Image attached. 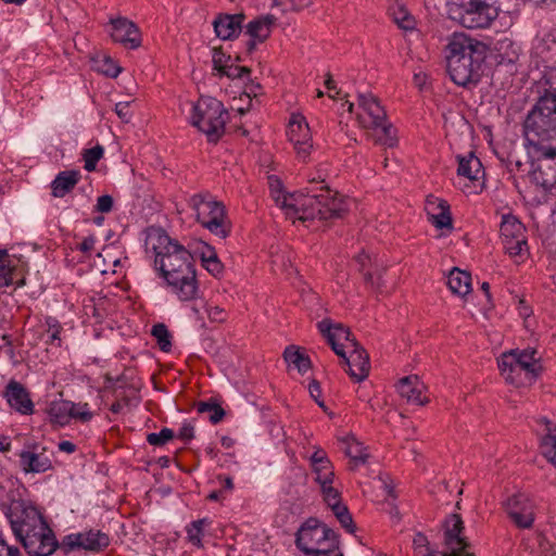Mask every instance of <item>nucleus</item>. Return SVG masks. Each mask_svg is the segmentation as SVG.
Segmentation results:
<instances>
[{
	"instance_id": "f257e3e1",
	"label": "nucleus",
	"mask_w": 556,
	"mask_h": 556,
	"mask_svg": "<svg viewBox=\"0 0 556 556\" xmlns=\"http://www.w3.org/2000/svg\"><path fill=\"white\" fill-rule=\"evenodd\" d=\"M542 94L523 122L526 140L547 156L556 155V65L544 67Z\"/></svg>"
},
{
	"instance_id": "f03ea898",
	"label": "nucleus",
	"mask_w": 556,
	"mask_h": 556,
	"mask_svg": "<svg viewBox=\"0 0 556 556\" xmlns=\"http://www.w3.org/2000/svg\"><path fill=\"white\" fill-rule=\"evenodd\" d=\"M447 72L458 86L476 85L481 77L486 46L465 34H454L446 47Z\"/></svg>"
},
{
	"instance_id": "7ed1b4c3",
	"label": "nucleus",
	"mask_w": 556,
	"mask_h": 556,
	"mask_svg": "<svg viewBox=\"0 0 556 556\" xmlns=\"http://www.w3.org/2000/svg\"><path fill=\"white\" fill-rule=\"evenodd\" d=\"M321 191L318 194L296 195V200H293L295 205L287 211V217L302 222L342 218L349 211L346 199L327 186L321 187Z\"/></svg>"
},
{
	"instance_id": "20e7f679",
	"label": "nucleus",
	"mask_w": 556,
	"mask_h": 556,
	"mask_svg": "<svg viewBox=\"0 0 556 556\" xmlns=\"http://www.w3.org/2000/svg\"><path fill=\"white\" fill-rule=\"evenodd\" d=\"M0 510L9 520L17 541L37 528L43 529L46 523L40 510L33 503L23 500L16 490L0 486Z\"/></svg>"
},
{
	"instance_id": "39448f33",
	"label": "nucleus",
	"mask_w": 556,
	"mask_h": 556,
	"mask_svg": "<svg viewBox=\"0 0 556 556\" xmlns=\"http://www.w3.org/2000/svg\"><path fill=\"white\" fill-rule=\"evenodd\" d=\"M504 380L517 388L531 386L539 378L542 366L534 349L510 350L497 361Z\"/></svg>"
},
{
	"instance_id": "423d86ee",
	"label": "nucleus",
	"mask_w": 556,
	"mask_h": 556,
	"mask_svg": "<svg viewBox=\"0 0 556 556\" xmlns=\"http://www.w3.org/2000/svg\"><path fill=\"white\" fill-rule=\"evenodd\" d=\"M357 121L363 128L374 130L376 143L393 148L397 143L395 128L387 121V113L379 100L371 93L357 97Z\"/></svg>"
},
{
	"instance_id": "0eeeda50",
	"label": "nucleus",
	"mask_w": 556,
	"mask_h": 556,
	"mask_svg": "<svg viewBox=\"0 0 556 556\" xmlns=\"http://www.w3.org/2000/svg\"><path fill=\"white\" fill-rule=\"evenodd\" d=\"M189 207L194 212L195 219L212 235L226 239L231 231V224L227 218L225 205L215 200L208 192L193 194L188 201Z\"/></svg>"
},
{
	"instance_id": "6e6552de",
	"label": "nucleus",
	"mask_w": 556,
	"mask_h": 556,
	"mask_svg": "<svg viewBox=\"0 0 556 556\" xmlns=\"http://www.w3.org/2000/svg\"><path fill=\"white\" fill-rule=\"evenodd\" d=\"M495 0H454L447 5V16L469 28H486L498 16Z\"/></svg>"
},
{
	"instance_id": "1a4fd4ad",
	"label": "nucleus",
	"mask_w": 556,
	"mask_h": 556,
	"mask_svg": "<svg viewBox=\"0 0 556 556\" xmlns=\"http://www.w3.org/2000/svg\"><path fill=\"white\" fill-rule=\"evenodd\" d=\"M295 544L305 556H329L338 549L339 539L326 525L316 518H308L298 530Z\"/></svg>"
},
{
	"instance_id": "9d476101",
	"label": "nucleus",
	"mask_w": 556,
	"mask_h": 556,
	"mask_svg": "<svg viewBox=\"0 0 556 556\" xmlns=\"http://www.w3.org/2000/svg\"><path fill=\"white\" fill-rule=\"evenodd\" d=\"M228 112L222 101L200 97L192 104L191 124L206 135L210 142H217L225 132Z\"/></svg>"
},
{
	"instance_id": "9b49d317",
	"label": "nucleus",
	"mask_w": 556,
	"mask_h": 556,
	"mask_svg": "<svg viewBox=\"0 0 556 556\" xmlns=\"http://www.w3.org/2000/svg\"><path fill=\"white\" fill-rule=\"evenodd\" d=\"M111 543L109 534L101 530H87L78 533H71L63 538L61 547L68 553L75 549H84L99 553L108 548Z\"/></svg>"
},
{
	"instance_id": "f8f14e48",
	"label": "nucleus",
	"mask_w": 556,
	"mask_h": 556,
	"mask_svg": "<svg viewBox=\"0 0 556 556\" xmlns=\"http://www.w3.org/2000/svg\"><path fill=\"white\" fill-rule=\"evenodd\" d=\"M287 135L293 144L298 159L306 162L313 150V143L309 126L302 114L293 113L291 115Z\"/></svg>"
},
{
	"instance_id": "ddd939ff",
	"label": "nucleus",
	"mask_w": 556,
	"mask_h": 556,
	"mask_svg": "<svg viewBox=\"0 0 556 556\" xmlns=\"http://www.w3.org/2000/svg\"><path fill=\"white\" fill-rule=\"evenodd\" d=\"M505 511L518 529H530L535 519V505L526 494H514L505 502Z\"/></svg>"
},
{
	"instance_id": "4468645a",
	"label": "nucleus",
	"mask_w": 556,
	"mask_h": 556,
	"mask_svg": "<svg viewBox=\"0 0 556 556\" xmlns=\"http://www.w3.org/2000/svg\"><path fill=\"white\" fill-rule=\"evenodd\" d=\"M28 556H51L59 547V542L48 523L20 540Z\"/></svg>"
},
{
	"instance_id": "2eb2a0df",
	"label": "nucleus",
	"mask_w": 556,
	"mask_h": 556,
	"mask_svg": "<svg viewBox=\"0 0 556 556\" xmlns=\"http://www.w3.org/2000/svg\"><path fill=\"white\" fill-rule=\"evenodd\" d=\"M464 522L457 514H452L445 520L444 541L446 551L444 556H475L469 552V543L465 536H462Z\"/></svg>"
},
{
	"instance_id": "dca6fc26",
	"label": "nucleus",
	"mask_w": 556,
	"mask_h": 556,
	"mask_svg": "<svg viewBox=\"0 0 556 556\" xmlns=\"http://www.w3.org/2000/svg\"><path fill=\"white\" fill-rule=\"evenodd\" d=\"M154 266L163 278L194 268L191 253L181 244L174 247L165 256L159 257Z\"/></svg>"
},
{
	"instance_id": "f3484780",
	"label": "nucleus",
	"mask_w": 556,
	"mask_h": 556,
	"mask_svg": "<svg viewBox=\"0 0 556 556\" xmlns=\"http://www.w3.org/2000/svg\"><path fill=\"white\" fill-rule=\"evenodd\" d=\"M317 327L338 356H344L345 349H350L351 343L357 342L350 329L342 324H332L329 319H324L317 324Z\"/></svg>"
},
{
	"instance_id": "a211bd4d",
	"label": "nucleus",
	"mask_w": 556,
	"mask_h": 556,
	"mask_svg": "<svg viewBox=\"0 0 556 556\" xmlns=\"http://www.w3.org/2000/svg\"><path fill=\"white\" fill-rule=\"evenodd\" d=\"M167 287L180 301L194 300L199 292L195 268L164 278Z\"/></svg>"
},
{
	"instance_id": "6ab92c4d",
	"label": "nucleus",
	"mask_w": 556,
	"mask_h": 556,
	"mask_svg": "<svg viewBox=\"0 0 556 556\" xmlns=\"http://www.w3.org/2000/svg\"><path fill=\"white\" fill-rule=\"evenodd\" d=\"M349 350V355L344 351V356H340L343 359L344 365L348 366V374L352 379L356 382H361L368 377L370 363L368 353L365 349L358 343H351V348Z\"/></svg>"
},
{
	"instance_id": "aec40b11",
	"label": "nucleus",
	"mask_w": 556,
	"mask_h": 556,
	"mask_svg": "<svg viewBox=\"0 0 556 556\" xmlns=\"http://www.w3.org/2000/svg\"><path fill=\"white\" fill-rule=\"evenodd\" d=\"M20 465L26 473H41L52 468L51 453L46 447L34 444L31 450L22 451Z\"/></svg>"
},
{
	"instance_id": "412c9836",
	"label": "nucleus",
	"mask_w": 556,
	"mask_h": 556,
	"mask_svg": "<svg viewBox=\"0 0 556 556\" xmlns=\"http://www.w3.org/2000/svg\"><path fill=\"white\" fill-rule=\"evenodd\" d=\"M113 41L127 49H137L141 45V33L138 26L126 17L111 20Z\"/></svg>"
},
{
	"instance_id": "4be33fe9",
	"label": "nucleus",
	"mask_w": 556,
	"mask_h": 556,
	"mask_svg": "<svg viewBox=\"0 0 556 556\" xmlns=\"http://www.w3.org/2000/svg\"><path fill=\"white\" fill-rule=\"evenodd\" d=\"M3 397L9 406L22 415H31L34 413V403L29 392L18 381L11 380L4 391Z\"/></svg>"
},
{
	"instance_id": "5701e85b",
	"label": "nucleus",
	"mask_w": 556,
	"mask_h": 556,
	"mask_svg": "<svg viewBox=\"0 0 556 556\" xmlns=\"http://www.w3.org/2000/svg\"><path fill=\"white\" fill-rule=\"evenodd\" d=\"M276 17L271 14L257 17L247 25L245 34L250 39L245 43L248 53H252L258 43L264 42L271 33Z\"/></svg>"
},
{
	"instance_id": "b1692460",
	"label": "nucleus",
	"mask_w": 556,
	"mask_h": 556,
	"mask_svg": "<svg viewBox=\"0 0 556 556\" xmlns=\"http://www.w3.org/2000/svg\"><path fill=\"white\" fill-rule=\"evenodd\" d=\"M532 146L538 154V168L532 173V179L535 184L542 187L545 191H552L556 189V170H554L549 164L551 161L556 160L555 156L544 155L539 150L538 144L528 142Z\"/></svg>"
},
{
	"instance_id": "393cba45",
	"label": "nucleus",
	"mask_w": 556,
	"mask_h": 556,
	"mask_svg": "<svg viewBox=\"0 0 556 556\" xmlns=\"http://www.w3.org/2000/svg\"><path fill=\"white\" fill-rule=\"evenodd\" d=\"M429 222L437 229H453V219L447 201L430 197L426 206Z\"/></svg>"
},
{
	"instance_id": "a878e982",
	"label": "nucleus",
	"mask_w": 556,
	"mask_h": 556,
	"mask_svg": "<svg viewBox=\"0 0 556 556\" xmlns=\"http://www.w3.org/2000/svg\"><path fill=\"white\" fill-rule=\"evenodd\" d=\"M243 13L219 14L213 22L215 34L222 40H231L242 31Z\"/></svg>"
},
{
	"instance_id": "bb28decb",
	"label": "nucleus",
	"mask_w": 556,
	"mask_h": 556,
	"mask_svg": "<svg viewBox=\"0 0 556 556\" xmlns=\"http://www.w3.org/2000/svg\"><path fill=\"white\" fill-rule=\"evenodd\" d=\"M179 245L177 241H173L169 236L161 228H151L146 238L147 252H153L154 264L159 257L168 254L174 247Z\"/></svg>"
},
{
	"instance_id": "cd10ccee",
	"label": "nucleus",
	"mask_w": 556,
	"mask_h": 556,
	"mask_svg": "<svg viewBox=\"0 0 556 556\" xmlns=\"http://www.w3.org/2000/svg\"><path fill=\"white\" fill-rule=\"evenodd\" d=\"M425 384L417 376H407L402 378L397 383V392L407 403L424 405L427 397L424 396Z\"/></svg>"
},
{
	"instance_id": "c85d7f7f",
	"label": "nucleus",
	"mask_w": 556,
	"mask_h": 556,
	"mask_svg": "<svg viewBox=\"0 0 556 556\" xmlns=\"http://www.w3.org/2000/svg\"><path fill=\"white\" fill-rule=\"evenodd\" d=\"M532 54L538 59V64H542L544 67L556 65V36L545 34L538 37L532 48Z\"/></svg>"
},
{
	"instance_id": "c756f323",
	"label": "nucleus",
	"mask_w": 556,
	"mask_h": 556,
	"mask_svg": "<svg viewBox=\"0 0 556 556\" xmlns=\"http://www.w3.org/2000/svg\"><path fill=\"white\" fill-rule=\"evenodd\" d=\"M81 174L77 169L60 172L51 181V194L54 198H64L80 181Z\"/></svg>"
},
{
	"instance_id": "7c9ffc66",
	"label": "nucleus",
	"mask_w": 556,
	"mask_h": 556,
	"mask_svg": "<svg viewBox=\"0 0 556 556\" xmlns=\"http://www.w3.org/2000/svg\"><path fill=\"white\" fill-rule=\"evenodd\" d=\"M457 175L471 181L478 180L484 174L481 161L472 153L457 155Z\"/></svg>"
},
{
	"instance_id": "2f4dec72",
	"label": "nucleus",
	"mask_w": 556,
	"mask_h": 556,
	"mask_svg": "<svg viewBox=\"0 0 556 556\" xmlns=\"http://www.w3.org/2000/svg\"><path fill=\"white\" fill-rule=\"evenodd\" d=\"M16 262L11 258L7 250H0V288L16 283L17 287L24 286V279L15 281Z\"/></svg>"
},
{
	"instance_id": "473e14b6",
	"label": "nucleus",
	"mask_w": 556,
	"mask_h": 556,
	"mask_svg": "<svg viewBox=\"0 0 556 556\" xmlns=\"http://www.w3.org/2000/svg\"><path fill=\"white\" fill-rule=\"evenodd\" d=\"M447 286L454 294L465 296L471 290V275L455 267L447 276Z\"/></svg>"
},
{
	"instance_id": "72a5a7b5",
	"label": "nucleus",
	"mask_w": 556,
	"mask_h": 556,
	"mask_svg": "<svg viewBox=\"0 0 556 556\" xmlns=\"http://www.w3.org/2000/svg\"><path fill=\"white\" fill-rule=\"evenodd\" d=\"M74 403L71 401H54L48 408L50 420L60 426L67 425L72 419Z\"/></svg>"
},
{
	"instance_id": "f704fd0d",
	"label": "nucleus",
	"mask_w": 556,
	"mask_h": 556,
	"mask_svg": "<svg viewBox=\"0 0 556 556\" xmlns=\"http://www.w3.org/2000/svg\"><path fill=\"white\" fill-rule=\"evenodd\" d=\"M546 433L541 440L542 455L556 468V426L546 420Z\"/></svg>"
},
{
	"instance_id": "c9c22d12",
	"label": "nucleus",
	"mask_w": 556,
	"mask_h": 556,
	"mask_svg": "<svg viewBox=\"0 0 556 556\" xmlns=\"http://www.w3.org/2000/svg\"><path fill=\"white\" fill-rule=\"evenodd\" d=\"M269 185L271 198L287 215V211H289L290 207H294L295 204H293V200H296V195L292 193H285L281 181L277 178H269Z\"/></svg>"
},
{
	"instance_id": "e433bc0d",
	"label": "nucleus",
	"mask_w": 556,
	"mask_h": 556,
	"mask_svg": "<svg viewBox=\"0 0 556 556\" xmlns=\"http://www.w3.org/2000/svg\"><path fill=\"white\" fill-rule=\"evenodd\" d=\"M500 231L502 241L526 237L523 225L516 217L510 215L503 217Z\"/></svg>"
},
{
	"instance_id": "4c0bfd02",
	"label": "nucleus",
	"mask_w": 556,
	"mask_h": 556,
	"mask_svg": "<svg viewBox=\"0 0 556 556\" xmlns=\"http://www.w3.org/2000/svg\"><path fill=\"white\" fill-rule=\"evenodd\" d=\"M307 472L300 468H292L287 477L289 484L287 486V493L299 497L301 495V488H304L307 482Z\"/></svg>"
},
{
	"instance_id": "58836bf2",
	"label": "nucleus",
	"mask_w": 556,
	"mask_h": 556,
	"mask_svg": "<svg viewBox=\"0 0 556 556\" xmlns=\"http://www.w3.org/2000/svg\"><path fill=\"white\" fill-rule=\"evenodd\" d=\"M283 357L288 364L294 365L302 374L306 372L311 367L309 357L301 353L294 346L287 348L283 352Z\"/></svg>"
},
{
	"instance_id": "ea45409f",
	"label": "nucleus",
	"mask_w": 556,
	"mask_h": 556,
	"mask_svg": "<svg viewBox=\"0 0 556 556\" xmlns=\"http://www.w3.org/2000/svg\"><path fill=\"white\" fill-rule=\"evenodd\" d=\"M390 13L394 23L400 28L404 30H412L415 28V18L402 4L391 7Z\"/></svg>"
},
{
	"instance_id": "a19ab883",
	"label": "nucleus",
	"mask_w": 556,
	"mask_h": 556,
	"mask_svg": "<svg viewBox=\"0 0 556 556\" xmlns=\"http://www.w3.org/2000/svg\"><path fill=\"white\" fill-rule=\"evenodd\" d=\"M355 262L359 265V270L364 274L365 282L372 289L380 290L382 288L380 277L375 280L372 273L367 270V266L371 265V256L365 252H361L355 256Z\"/></svg>"
},
{
	"instance_id": "79ce46f5",
	"label": "nucleus",
	"mask_w": 556,
	"mask_h": 556,
	"mask_svg": "<svg viewBox=\"0 0 556 556\" xmlns=\"http://www.w3.org/2000/svg\"><path fill=\"white\" fill-rule=\"evenodd\" d=\"M201 261L206 270L214 277L219 276L224 270V265L218 260L216 252L211 248L201 253Z\"/></svg>"
},
{
	"instance_id": "37998d69",
	"label": "nucleus",
	"mask_w": 556,
	"mask_h": 556,
	"mask_svg": "<svg viewBox=\"0 0 556 556\" xmlns=\"http://www.w3.org/2000/svg\"><path fill=\"white\" fill-rule=\"evenodd\" d=\"M211 520L208 518H202L192 521L187 527V534L189 542L194 546H202L203 528L210 526Z\"/></svg>"
},
{
	"instance_id": "c03bdc74",
	"label": "nucleus",
	"mask_w": 556,
	"mask_h": 556,
	"mask_svg": "<svg viewBox=\"0 0 556 556\" xmlns=\"http://www.w3.org/2000/svg\"><path fill=\"white\" fill-rule=\"evenodd\" d=\"M152 336L155 338L159 348L163 352H169L172 349V336L164 324H157L152 327Z\"/></svg>"
},
{
	"instance_id": "a18cd8bd",
	"label": "nucleus",
	"mask_w": 556,
	"mask_h": 556,
	"mask_svg": "<svg viewBox=\"0 0 556 556\" xmlns=\"http://www.w3.org/2000/svg\"><path fill=\"white\" fill-rule=\"evenodd\" d=\"M104 149L102 146L97 144L93 148L84 150L83 160L85 162V169L87 172H93L97 167V163L103 157Z\"/></svg>"
},
{
	"instance_id": "49530a36",
	"label": "nucleus",
	"mask_w": 556,
	"mask_h": 556,
	"mask_svg": "<svg viewBox=\"0 0 556 556\" xmlns=\"http://www.w3.org/2000/svg\"><path fill=\"white\" fill-rule=\"evenodd\" d=\"M333 515L337 517L341 526L349 532H355V525L352 518V515L349 511L346 505L340 503L337 506L331 508Z\"/></svg>"
},
{
	"instance_id": "de8ad7c7",
	"label": "nucleus",
	"mask_w": 556,
	"mask_h": 556,
	"mask_svg": "<svg viewBox=\"0 0 556 556\" xmlns=\"http://www.w3.org/2000/svg\"><path fill=\"white\" fill-rule=\"evenodd\" d=\"M197 409L199 413H208V419L212 424L216 425L223 420L225 416L224 408L216 403L211 402H199L197 405Z\"/></svg>"
},
{
	"instance_id": "09e8293b",
	"label": "nucleus",
	"mask_w": 556,
	"mask_h": 556,
	"mask_svg": "<svg viewBox=\"0 0 556 556\" xmlns=\"http://www.w3.org/2000/svg\"><path fill=\"white\" fill-rule=\"evenodd\" d=\"M346 455L351 458L355 466L365 464L368 459L366 447L362 443L353 441L346 447Z\"/></svg>"
},
{
	"instance_id": "8fccbe9b",
	"label": "nucleus",
	"mask_w": 556,
	"mask_h": 556,
	"mask_svg": "<svg viewBox=\"0 0 556 556\" xmlns=\"http://www.w3.org/2000/svg\"><path fill=\"white\" fill-rule=\"evenodd\" d=\"M311 467L315 475V481L319 485L333 482L334 471L331 463L325 465H311Z\"/></svg>"
},
{
	"instance_id": "3c124183",
	"label": "nucleus",
	"mask_w": 556,
	"mask_h": 556,
	"mask_svg": "<svg viewBox=\"0 0 556 556\" xmlns=\"http://www.w3.org/2000/svg\"><path fill=\"white\" fill-rule=\"evenodd\" d=\"M46 325L48 326V330H47L48 339L46 341L47 344L60 346L61 345L60 333L62 331L61 324L55 318L48 317L46 319Z\"/></svg>"
},
{
	"instance_id": "603ef678",
	"label": "nucleus",
	"mask_w": 556,
	"mask_h": 556,
	"mask_svg": "<svg viewBox=\"0 0 556 556\" xmlns=\"http://www.w3.org/2000/svg\"><path fill=\"white\" fill-rule=\"evenodd\" d=\"M105 380H106V382L112 384L113 394L116 397L115 402L112 403L110 410L113 414H119L124 408V404L122 403V401H119V391H118L119 389L124 388L123 378L117 377V378L113 379L112 377L106 376Z\"/></svg>"
},
{
	"instance_id": "864d4df0",
	"label": "nucleus",
	"mask_w": 556,
	"mask_h": 556,
	"mask_svg": "<svg viewBox=\"0 0 556 556\" xmlns=\"http://www.w3.org/2000/svg\"><path fill=\"white\" fill-rule=\"evenodd\" d=\"M332 483L333 482H329L319 485L324 501L330 507V509L341 503L340 493L336 488L332 486Z\"/></svg>"
},
{
	"instance_id": "5fc2aeb1",
	"label": "nucleus",
	"mask_w": 556,
	"mask_h": 556,
	"mask_svg": "<svg viewBox=\"0 0 556 556\" xmlns=\"http://www.w3.org/2000/svg\"><path fill=\"white\" fill-rule=\"evenodd\" d=\"M175 437L169 428H163L160 432H151L147 435V442L153 446H163Z\"/></svg>"
},
{
	"instance_id": "6e6d98bb",
	"label": "nucleus",
	"mask_w": 556,
	"mask_h": 556,
	"mask_svg": "<svg viewBox=\"0 0 556 556\" xmlns=\"http://www.w3.org/2000/svg\"><path fill=\"white\" fill-rule=\"evenodd\" d=\"M505 251L510 256H521L525 249L527 248V239L526 237H520L516 239H509L503 241Z\"/></svg>"
},
{
	"instance_id": "4d7b16f0",
	"label": "nucleus",
	"mask_w": 556,
	"mask_h": 556,
	"mask_svg": "<svg viewBox=\"0 0 556 556\" xmlns=\"http://www.w3.org/2000/svg\"><path fill=\"white\" fill-rule=\"evenodd\" d=\"M230 62H231L230 55H227L226 53H224L222 50H218V49L213 50V56H212L213 70L217 72L218 76L228 66V64Z\"/></svg>"
},
{
	"instance_id": "13d9d810",
	"label": "nucleus",
	"mask_w": 556,
	"mask_h": 556,
	"mask_svg": "<svg viewBox=\"0 0 556 556\" xmlns=\"http://www.w3.org/2000/svg\"><path fill=\"white\" fill-rule=\"evenodd\" d=\"M250 73H251V70L249 67L240 66V65H237V64L230 62L219 76L220 77L226 76L230 79H236V78H242L244 76H249Z\"/></svg>"
},
{
	"instance_id": "bf43d9fd",
	"label": "nucleus",
	"mask_w": 556,
	"mask_h": 556,
	"mask_svg": "<svg viewBox=\"0 0 556 556\" xmlns=\"http://www.w3.org/2000/svg\"><path fill=\"white\" fill-rule=\"evenodd\" d=\"M72 419H78L80 421H89L92 419V413L89 410V405L87 403H74V408L72 409Z\"/></svg>"
},
{
	"instance_id": "052dcab7",
	"label": "nucleus",
	"mask_w": 556,
	"mask_h": 556,
	"mask_svg": "<svg viewBox=\"0 0 556 556\" xmlns=\"http://www.w3.org/2000/svg\"><path fill=\"white\" fill-rule=\"evenodd\" d=\"M207 317L213 323H224L227 319L226 311L217 305H206Z\"/></svg>"
},
{
	"instance_id": "680f3d73",
	"label": "nucleus",
	"mask_w": 556,
	"mask_h": 556,
	"mask_svg": "<svg viewBox=\"0 0 556 556\" xmlns=\"http://www.w3.org/2000/svg\"><path fill=\"white\" fill-rule=\"evenodd\" d=\"M113 198L110 194L100 195L97 199L94 211L99 213H110L113 208Z\"/></svg>"
},
{
	"instance_id": "e2e57ef3",
	"label": "nucleus",
	"mask_w": 556,
	"mask_h": 556,
	"mask_svg": "<svg viewBox=\"0 0 556 556\" xmlns=\"http://www.w3.org/2000/svg\"><path fill=\"white\" fill-rule=\"evenodd\" d=\"M115 113L123 123H129L132 113L130 111V102H118L115 104Z\"/></svg>"
},
{
	"instance_id": "0e129e2a",
	"label": "nucleus",
	"mask_w": 556,
	"mask_h": 556,
	"mask_svg": "<svg viewBox=\"0 0 556 556\" xmlns=\"http://www.w3.org/2000/svg\"><path fill=\"white\" fill-rule=\"evenodd\" d=\"M177 438L186 443L191 441L194 438V427L190 422H184Z\"/></svg>"
},
{
	"instance_id": "69168bd1",
	"label": "nucleus",
	"mask_w": 556,
	"mask_h": 556,
	"mask_svg": "<svg viewBox=\"0 0 556 556\" xmlns=\"http://www.w3.org/2000/svg\"><path fill=\"white\" fill-rule=\"evenodd\" d=\"M311 465H325L331 463L327 456V453L318 447L309 457Z\"/></svg>"
},
{
	"instance_id": "338daca9",
	"label": "nucleus",
	"mask_w": 556,
	"mask_h": 556,
	"mask_svg": "<svg viewBox=\"0 0 556 556\" xmlns=\"http://www.w3.org/2000/svg\"><path fill=\"white\" fill-rule=\"evenodd\" d=\"M96 242L97 239L94 236H88L84 238V240L78 244L77 249L85 254H90L94 249Z\"/></svg>"
},
{
	"instance_id": "774afa93",
	"label": "nucleus",
	"mask_w": 556,
	"mask_h": 556,
	"mask_svg": "<svg viewBox=\"0 0 556 556\" xmlns=\"http://www.w3.org/2000/svg\"><path fill=\"white\" fill-rule=\"evenodd\" d=\"M308 391H309V394L316 401V403L319 405V406H324V402L323 401H319V397L321 395V390H320V386H319V382L316 381V380H313L309 384H308Z\"/></svg>"
}]
</instances>
